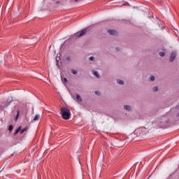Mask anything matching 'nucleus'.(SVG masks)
<instances>
[{
	"label": "nucleus",
	"instance_id": "nucleus-23",
	"mask_svg": "<svg viewBox=\"0 0 179 179\" xmlns=\"http://www.w3.org/2000/svg\"><path fill=\"white\" fill-rule=\"evenodd\" d=\"M177 108H179V105L177 106Z\"/></svg>",
	"mask_w": 179,
	"mask_h": 179
},
{
	"label": "nucleus",
	"instance_id": "nucleus-1",
	"mask_svg": "<svg viewBox=\"0 0 179 179\" xmlns=\"http://www.w3.org/2000/svg\"><path fill=\"white\" fill-rule=\"evenodd\" d=\"M60 111L63 120H69L71 118V110L65 107H62Z\"/></svg>",
	"mask_w": 179,
	"mask_h": 179
},
{
	"label": "nucleus",
	"instance_id": "nucleus-14",
	"mask_svg": "<svg viewBox=\"0 0 179 179\" xmlns=\"http://www.w3.org/2000/svg\"><path fill=\"white\" fill-rule=\"evenodd\" d=\"M159 55L160 57H164V55H166V53H164V52H160Z\"/></svg>",
	"mask_w": 179,
	"mask_h": 179
},
{
	"label": "nucleus",
	"instance_id": "nucleus-7",
	"mask_svg": "<svg viewBox=\"0 0 179 179\" xmlns=\"http://www.w3.org/2000/svg\"><path fill=\"white\" fill-rule=\"evenodd\" d=\"M92 73L94 76H96V78H100V76L99 75V73L96 71H92Z\"/></svg>",
	"mask_w": 179,
	"mask_h": 179
},
{
	"label": "nucleus",
	"instance_id": "nucleus-12",
	"mask_svg": "<svg viewBox=\"0 0 179 179\" xmlns=\"http://www.w3.org/2000/svg\"><path fill=\"white\" fill-rule=\"evenodd\" d=\"M117 82L118 85H123L124 84V82L122 80H117Z\"/></svg>",
	"mask_w": 179,
	"mask_h": 179
},
{
	"label": "nucleus",
	"instance_id": "nucleus-3",
	"mask_svg": "<svg viewBox=\"0 0 179 179\" xmlns=\"http://www.w3.org/2000/svg\"><path fill=\"white\" fill-rule=\"evenodd\" d=\"M176 57H177V52H172L171 53V56H170V58H169V62H173L174 59H176Z\"/></svg>",
	"mask_w": 179,
	"mask_h": 179
},
{
	"label": "nucleus",
	"instance_id": "nucleus-20",
	"mask_svg": "<svg viewBox=\"0 0 179 179\" xmlns=\"http://www.w3.org/2000/svg\"><path fill=\"white\" fill-rule=\"evenodd\" d=\"M66 61H71V57H68L66 58Z\"/></svg>",
	"mask_w": 179,
	"mask_h": 179
},
{
	"label": "nucleus",
	"instance_id": "nucleus-13",
	"mask_svg": "<svg viewBox=\"0 0 179 179\" xmlns=\"http://www.w3.org/2000/svg\"><path fill=\"white\" fill-rule=\"evenodd\" d=\"M71 73H73V75H77V74H78V71H76L72 69V70H71Z\"/></svg>",
	"mask_w": 179,
	"mask_h": 179
},
{
	"label": "nucleus",
	"instance_id": "nucleus-9",
	"mask_svg": "<svg viewBox=\"0 0 179 179\" xmlns=\"http://www.w3.org/2000/svg\"><path fill=\"white\" fill-rule=\"evenodd\" d=\"M124 110H127V111H130L131 106L126 105V106H124Z\"/></svg>",
	"mask_w": 179,
	"mask_h": 179
},
{
	"label": "nucleus",
	"instance_id": "nucleus-24",
	"mask_svg": "<svg viewBox=\"0 0 179 179\" xmlns=\"http://www.w3.org/2000/svg\"><path fill=\"white\" fill-rule=\"evenodd\" d=\"M158 1H160V0H158Z\"/></svg>",
	"mask_w": 179,
	"mask_h": 179
},
{
	"label": "nucleus",
	"instance_id": "nucleus-5",
	"mask_svg": "<svg viewBox=\"0 0 179 179\" xmlns=\"http://www.w3.org/2000/svg\"><path fill=\"white\" fill-rule=\"evenodd\" d=\"M108 32L111 36H117V32L115 31V30H108Z\"/></svg>",
	"mask_w": 179,
	"mask_h": 179
},
{
	"label": "nucleus",
	"instance_id": "nucleus-11",
	"mask_svg": "<svg viewBox=\"0 0 179 179\" xmlns=\"http://www.w3.org/2000/svg\"><path fill=\"white\" fill-rule=\"evenodd\" d=\"M25 131H27V128H24V129H21L20 131V134H23Z\"/></svg>",
	"mask_w": 179,
	"mask_h": 179
},
{
	"label": "nucleus",
	"instance_id": "nucleus-10",
	"mask_svg": "<svg viewBox=\"0 0 179 179\" xmlns=\"http://www.w3.org/2000/svg\"><path fill=\"white\" fill-rule=\"evenodd\" d=\"M38 120H40V115H35V117L34 118V121H38Z\"/></svg>",
	"mask_w": 179,
	"mask_h": 179
},
{
	"label": "nucleus",
	"instance_id": "nucleus-17",
	"mask_svg": "<svg viewBox=\"0 0 179 179\" xmlns=\"http://www.w3.org/2000/svg\"><path fill=\"white\" fill-rule=\"evenodd\" d=\"M157 90H159V89L157 88V87H155L153 88V92H157Z\"/></svg>",
	"mask_w": 179,
	"mask_h": 179
},
{
	"label": "nucleus",
	"instance_id": "nucleus-8",
	"mask_svg": "<svg viewBox=\"0 0 179 179\" xmlns=\"http://www.w3.org/2000/svg\"><path fill=\"white\" fill-rule=\"evenodd\" d=\"M22 129V127H18L16 130H15V133H14V135H17V134H19V132H20V130Z\"/></svg>",
	"mask_w": 179,
	"mask_h": 179
},
{
	"label": "nucleus",
	"instance_id": "nucleus-22",
	"mask_svg": "<svg viewBox=\"0 0 179 179\" xmlns=\"http://www.w3.org/2000/svg\"><path fill=\"white\" fill-rule=\"evenodd\" d=\"M74 1H75V2H78V0H74Z\"/></svg>",
	"mask_w": 179,
	"mask_h": 179
},
{
	"label": "nucleus",
	"instance_id": "nucleus-21",
	"mask_svg": "<svg viewBox=\"0 0 179 179\" xmlns=\"http://www.w3.org/2000/svg\"><path fill=\"white\" fill-rule=\"evenodd\" d=\"M95 94H97L98 96L100 94V92H97V91H96L95 92Z\"/></svg>",
	"mask_w": 179,
	"mask_h": 179
},
{
	"label": "nucleus",
	"instance_id": "nucleus-18",
	"mask_svg": "<svg viewBox=\"0 0 179 179\" xmlns=\"http://www.w3.org/2000/svg\"><path fill=\"white\" fill-rule=\"evenodd\" d=\"M150 80H151L152 82H153V80H155V76H151V77H150Z\"/></svg>",
	"mask_w": 179,
	"mask_h": 179
},
{
	"label": "nucleus",
	"instance_id": "nucleus-19",
	"mask_svg": "<svg viewBox=\"0 0 179 179\" xmlns=\"http://www.w3.org/2000/svg\"><path fill=\"white\" fill-rule=\"evenodd\" d=\"M90 61H93L94 59V57H90L89 58Z\"/></svg>",
	"mask_w": 179,
	"mask_h": 179
},
{
	"label": "nucleus",
	"instance_id": "nucleus-4",
	"mask_svg": "<svg viewBox=\"0 0 179 179\" xmlns=\"http://www.w3.org/2000/svg\"><path fill=\"white\" fill-rule=\"evenodd\" d=\"M75 97L78 103H80L82 101V97H80V95L76 94L75 95Z\"/></svg>",
	"mask_w": 179,
	"mask_h": 179
},
{
	"label": "nucleus",
	"instance_id": "nucleus-6",
	"mask_svg": "<svg viewBox=\"0 0 179 179\" xmlns=\"http://www.w3.org/2000/svg\"><path fill=\"white\" fill-rule=\"evenodd\" d=\"M20 115V110H17V115H16V117H15V121H17V120H19Z\"/></svg>",
	"mask_w": 179,
	"mask_h": 179
},
{
	"label": "nucleus",
	"instance_id": "nucleus-15",
	"mask_svg": "<svg viewBox=\"0 0 179 179\" xmlns=\"http://www.w3.org/2000/svg\"><path fill=\"white\" fill-rule=\"evenodd\" d=\"M12 129H13V125H9L8 131H10V132L12 131Z\"/></svg>",
	"mask_w": 179,
	"mask_h": 179
},
{
	"label": "nucleus",
	"instance_id": "nucleus-16",
	"mask_svg": "<svg viewBox=\"0 0 179 179\" xmlns=\"http://www.w3.org/2000/svg\"><path fill=\"white\" fill-rule=\"evenodd\" d=\"M63 83H66L68 82V79L66 78H63L62 80Z\"/></svg>",
	"mask_w": 179,
	"mask_h": 179
},
{
	"label": "nucleus",
	"instance_id": "nucleus-2",
	"mask_svg": "<svg viewBox=\"0 0 179 179\" xmlns=\"http://www.w3.org/2000/svg\"><path fill=\"white\" fill-rule=\"evenodd\" d=\"M89 30V28H85L82 29L80 31L77 32L74 34L75 37H83V36H85V34H86V33H87Z\"/></svg>",
	"mask_w": 179,
	"mask_h": 179
}]
</instances>
